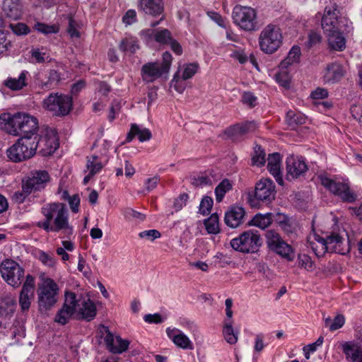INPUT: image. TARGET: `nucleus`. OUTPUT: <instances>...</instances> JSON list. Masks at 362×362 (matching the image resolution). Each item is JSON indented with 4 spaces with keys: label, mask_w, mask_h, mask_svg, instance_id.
I'll return each mask as SVG.
<instances>
[{
    "label": "nucleus",
    "mask_w": 362,
    "mask_h": 362,
    "mask_svg": "<svg viewBox=\"0 0 362 362\" xmlns=\"http://www.w3.org/2000/svg\"><path fill=\"white\" fill-rule=\"evenodd\" d=\"M260 50L267 54L276 52L283 44V35L281 28L269 23L263 28L258 37Z\"/></svg>",
    "instance_id": "nucleus-4"
},
{
    "label": "nucleus",
    "mask_w": 362,
    "mask_h": 362,
    "mask_svg": "<svg viewBox=\"0 0 362 362\" xmlns=\"http://www.w3.org/2000/svg\"><path fill=\"white\" fill-rule=\"evenodd\" d=\"M265 237L267 244L270 250L283 240L279 234L274 230H267Z\"/></svg>",
    "instance_id": "nucleus-47"
},
{
    "label": "nucleus",
    "mask_w": 362,
    "mask_h": 362,
    "mask_svg": "<svg viewBox=\"0 0 362 362\" xmlns=\"http://www.w3.org/2000/svg\"><path fill=\"white\" fill-rule=\"evenodd\" d=\"M281 157L279 153L269 154L268 156L267 168L269 173L274 176L276 181L281 185L284 180L281 174Z\"/></svg>",
    "instance_id": "nucleus-29"
},
{
    "label": "nucleus",
    "mask_w": 362,
    "mask_h": 362,
    "mask_svg": "<svg viewBox=\"0 0 362 362\" xmlns=\"http://www.w3.org/2000/svg\"><path fill=\"white\" fill-rule=\"evenodd\" d=\"M40 213L45 219L38 221L36 226L47 233H62L66 236L73 234V226L69 223V212L66 205L61 202L44 204Z\"/></svg>",
    "instance_id": "nucleus-1"
},
{
    "label": "nucleus",
    "mask_w": 362,
    "mask_h": 362,
    "mask_svg": "<svg viewBox=\"0 0 362 362\" xmlns=\"http://www.w3.org/2000/svg\"><path fill=\"white\" fill-rule=\"evenodd\" d=\"M230 245L231 247L242 253H255L262 245L259 233L255 230H249L233 238Z\"/></svg>",
    "instance_id": "nucleus-7"
},
{
    "label": "nucleus",
    "mask_w": 362,
    "mask_h": 362,
    "mask_svg": "<svg viewBox=\"0 0 362 362\" xmlns=\"http://www.w3.org/2000/svg\"><path fill=\"white\" fill-rule=\"evenodd\" d=\"M257 128V125L253 122H248L243 124H238L233 125V129L240 131V133L244 136L245 134L254 132Z\"/></svg>",
    "instance_id": "nucleus-51"
},
{
    "label": "nucleus",
    "mask_w": 362,
    "mask_h": 362,
    "mask_svg": "<svg viewBox=\"0 0 362 362\" xmlns=\"http://www.w3.org/2000/svg\"><path fill=\"white\" fill-rule=\"evenodd\" d=\"M300 55V48L298 46H293L287 57L281 62L279 68L286 69L289 66L298 63Z\"/></svg>",
    "instance_id": "nucleus-35"
},
{
    "label": "nucleus",
    "mask_w": 362,
    "mask_h": 362,
    "mask_svg": "<svg viewBox=\"0 0 362 362\" xmlns=\"http://www.w3.org/2000/svg\"><path fill=\"white\" fill-rule=\"evenodd\" d=\"M349 19L343 16L337 4L330 1L324 10L322 17V28L325 33L349 31Z\"/></svg>",
    "instance_id": "nucleus-3"
},
{
    "label": "nucleus",
    "mask_w": 362,
    "mask_h": 362,
    "mask_svg": "<svg viewBox=\"0 0 362 362\" xmlns=\"http://www.w3.org/2000/svg\"><path fill=\"white\" fill-rule=\"evenodd\" d=\"M284 69L276 74V79L281 86L287 87L289 85L290 78L288 73Z\"/></svg>",
    "instance_id": "nucleus-62"
},
{
    "label": "nucleus",
    "mask_w": 362,
    "mask_h": 362,
    "mask_svg": "<svg viewBox=\"0 0 362 362\" xmlns=\"http://www.w3.org/2000/svg\"><path fill=\"white\" fill-rule=\"evenodd\" d=\"M67 32L71 38H78L80 37V33L77 29L76 23L72 17H69V26Z\"/></svg>",
    "instance_id": "nucleus-58"
},
{
    "label": "nucleus",
    "mask_w": 362,
    "mask_h": 362,
    "mask_svg": "<svg viewBox=\"0 0 362 362\" xmlns=\"http://www.w3.org/2000/svg\"><path fill=\"white\" fill-rule=\"evenodd\" d=\"M265 346L264 343V335L259 333L255 335L254 351L255 352H261Z\"/></svg>",
    "instance_id": "nucleus-64"
},
{
    "label": "nucleus",
    "mask_w": 362,
    "mask_h": 362,
    "mask_svg": "<svg viewBox=\"0 0 362 362\" xmlns=\"http://www.w3.org/2000/svg\"><path fill=\"white\" fill-rule=\"evenodd\" d=\"M60 80V74L54 69H49L45 76L42 71L35 74V83L42 90L52 89Z\"/></svg>",
    "instance_id": "nucleus-21"
},
{
    "label": "nucleus",
    "mask_w": 362,
    "mask_h": 362,
    "mask_svg": "<svg viewBox=\"0 0 362 362\" xmlns=\"http://www.w3.org/2000/svg\"><path fill=\"white\" fill-rule=\"evenodd\" d=\"M34 28L38 32L45 34L57 33L59 32V27L56 25H47L42 23H36Z\"/></svg>",
    "instance_id": "nucleus-48"
},
{
    "label": "nucleus",
    "mask_w": 362,
    "mask_h": 362,
    "mask_svg": "<svg viewBox=\"0 0 362 362\" xmlns=\"http://www.w3.org/2000/svg\"><path fill=\"white\" fill-rule=\"evenodd\" d=\"M298 266L306 269L308 272H313L315 269L314 262L311 257L305 254H300L298 256Z\"/></svg>",
    "instance_id": "nucleus-46"
},
{
    "label": "nucleus",
    "mask_w": 362,
    "mask_h": 362,
    "mask_svg": "<svg viewBox=\"0 0 362 362\" xmlns=\"http://www.w3.org/2000/svg\"><path fill=\"white\" fill-rule=\"evenodd\" d=\"M43 107L55 116L67 115L72 108V98L69 95L51 93L43 100Z\"/></svg>",
    "instance_id": "nucleus-10"
},
{
    "label": "nucleus",
    "mask_w": 362,
    "mask_h": 362,
    "mask_svg": "<svg viewBox=\"0 0 362 362\" xmlns=\"http://www.w3.org/2000/svg\"><path fill=\"white\" fill-rule=\"evenodd\" d=\"M155 40L160 44L168 43L172 37L170 31L167 29L156 30L154 34Z\"/></svg>",
    "instance_id": "nucleus-49"
},
{
    "label": "nucleus",
    "mask_w": 362,
    "mask_h": 362,
    "mask_svg": "<svg viewBox=\"0 0 362 362\" xmlns=\"http://www.w3.org/2000/svg\"><path fill=\"white\" fill-rule=\"evenodd\" d=\"M136 21V13L134 9L128 10L122 17V22L127 25H132Z\"/></svg>",
    "instance_id": "nucleus-59"
},
{
    "label": "nucleus",
    "mask_w": 362,
    "mask_h": 362,
    "mask_svg": "<svg viewBox=\"0 0 362 362\" xmlns=\"http://www.w3.org/2000/svg\"><path fill=\"white\" fill-rule=\"evenodd\" d=\"M275 185L269 179L261 180L256 184L255 197L263 203H270L275 198Z\"/></svg>",
    "instance_id": "nucleus-19"
},
{
    "label": "nucleus",
    "mask_w": 362,
    "mask_h": 362,
    "mask_svg": "<svg viewBox=\"0 0 362 362\" xmlns=\"http://www.w3.org/2000/svg\"><path fill=\"white\" fill-rule=\"evenodd\" d=\"M271 250L288 261H292L294 258L293 250L291 246L284 240Z\"/></svg>",
    "instance_id": "nucleus-37"
},
{
    "label": "nucleus",
    "mask_w": 362,
    "mask_h": 362,
    "mask_svg": "<svg viewBox=\"0 0 362 362\" xmlns=\"http://www.w3.org/2000/svg\"><path fill=\"white\" fill-rule=\"evenodd\" d=\"M137 136L141 142L148 141L151 139V131L147 128H141L139 125L133 124L127 136V141L130 142Z\"/></svg>",
    "instance_id": "nucleus-33"
},
{
    "label": "nucleus",
    "mask_w": 362,
    "mask_h": 362,
    "mask_svg": "<svg viewBox=\"0 0 362 362\" xmlns=\"http://www.w3.org/2000/svg\"><path fill=\"white\" fill-rule=\"evenodd\" d=\"M30 53L33 62L35 63H44L48 58L47 54L42 52L40 49H33Z\"/></svg>",
    "instance_id": "nucleus-54"
},
{
    "label": "nucleus",
    "mask_w": 362,
    "mask_h": 362,
    "mask_svg": "<svg viewBox=\"0 0 362 362\" xmlns=\"http://www.w3.org/2000/svg\"><path fill=\"white\" fill-rule=\"evenodd\" d=\"M345 71L341 64L332 62L326 66L322 71V78L325 83L334 84L344 76Z\"/></svg>",
    "instance_id": "nucleus-22"
},
{
    "label": "nucleus",
    "mask_w": 362,
    "mask_h": 362,
    "mask_svg": "<svg viewBox=\"0 0 362 362\" xmlns=\"http://www.w3.org/2000/svg\"><path fill=\"white\" fill-rule=\"evenodd\" d=\"M76 308L75 315L78 320H83L87 322L93 320L97 314V309L95 303L88 298H76L74 303Z\"/></svg>",
    "instance_id": "nucleus-16"
},
{
    "label": "nucleus",
    "mask_w": 362,
    "mask_h": 362,
    "mask_svg": "<svg viewBox=\"0 0 362 362\" xmlns=\"http://www.w3.org/2000/svg\"><path fill=\"white\" fill-rule=\"evenodd\" d=\"M35 278L28 274L19 294V305L23 312L29 310L35 298Z\"/></svg>",
    "instance_id": "nucleus-17"
},
{
    "label": "nucleus",
    "mask_w": 362,
    "mask_h": 362,
    "mask_svg": "<svg viewBox=\"0 0 362 362\" xmlns=\"http://www.w3.org/2000/svg\"><path fill=\"white\" fill-rule=\"evenodd\" d=\"M256 100L257 98L251 92H245L243 94L242 102L250 107H253L256 105Z\"/></svg>",
    "instance_id": "nucleus-60"
},
{
    "label": "nucleus",
    "mask_w": 362,
    "mask_h": 362,
    "mask_svg": "<svg viewBox=\"0 0 362 362\" xmlns=\"http://www.w3.org/2000/svg\"><path fill=\"white\" fill-rule=\"evenodd\" d=\"M38 119L25 112L11 114L3 113L0 115V129L12 136H34L38 130Z\"/></svg>",
    "instance_id": "nucleus-2"
},
{
    "label": "nucleus",
    "mask_w": 362,
    "mask_h": 362,
    "mask_svg": "<svg viewBox=\"0 0 362 362\" xmlns=\"http://www.w3.org/2000/svg\"><path fill=\"white\" fill-rule=\"evenodd\" d=\"M326 238L328 252H334L342 255L349 252V241L344 232H332Z\"/></svg>",
    "instance_id": "nucleus-14"
},
{
    "label": "nucleus",
    "mask_w": 362,
    "mask_h": 362,
    "mask_svg": "<svg viewBox=\"0 0 362 362\" xmlns=\"http://www.w3.org/2000/svg\"><path fill=\"white\" fill-rule=\"evenodd\" d=\"M30 136H23L6 151L10 160L19 163L32 158L36 153V145Z\"/></svg>",
    "instance_id": "nucleus-6"
},
{
    "label": "nucleus",
    "mask_w": 362,
    "mask_h": 362,
    "mask_svg": "<svg viewBox=\"0 0 362 362\" xmlns=\"http://www.w3.org/2000/svg\"><path fill=\"white\" fill-rule=\"evenodd\" d=\"M103 168V165L98 156L93 155L86 158L87 173H90V175H95L98 173Z\"/></svg>",
    "instance_id": "nucleus-39"
},
{
    "label": "nucleus",
    "mask_w": 362,
    "mask_h": 362,
    "mask_svg": "<svg viewBox=\"0 0 362 362\" xmlns=\"http://www.w3.org/2000/svg\"><path fill=\"white\" fill-rule=\"evenodd\" d=\"M30 137L33 141H35L36 150L38 148L40 153L43 156L51 155L59 147L58 139L54 132H47L44 136H39L36 134L34 136Z\"/></svg>",
    "instance_id": "nucleus-15"
},
{
    "label": "nucleus",
    "mask_w": 362,
    "mask_h": 362,
    "mask_svg": "<svg viewBox=\"0 0 362 362\" xmlns=\"http://www.w3.org/2000/svg\"><path fill=\"white\" fill-rule=\"evenodd\" d=\"M223 334L226 341L230 344H235L238 341V332H235L232 326V321H226L223 329Z\"/></svg>",
    "instance_id": "nucleus-41"
},
{
    "label": "nucleus",
    "mask_w": 362,
    "mask_h": 362,
    "mask_svg": "<svg viewBox=\"0 0 362 362\" xmlns=\"http://www.w3.org/2000/svg\"><path fill=\"white\" fill-rule=\"evenodd\" d=\"M29 72L26 70L22 71L18 77H8L3 82L7 88L13 91L23 90L28 85Z\"/></svg>",
    "instance_id": "nucleus-27"
},
{
    "label": "nucleus",
    "mask_w": 362,
    "mask_h": 362,
    "mask_svg": "<svg viewBox=\"0 0 362 362\" xmlns=\"http://www.w3.org/2000/svg\"><path fill=\"white\" fill-rule=\"evenodd\" d=\"M232 189V184L228 179L222 180L215 189L216 199L221 202L225 194Z\"/></svg>",
    "instance_id": "nucleus-42"
},
{
    "label": "nucleus",
    "mask_w": 362,
    "mask_h": 362,
    "mask_svg": "<svg viewBox=\"0 0 362 362\" xmlns=\"http://www.w3.org/2000/svg\"><path fill=\"white\" fill-rule=\"evenodd\" d=\"M139 7L146 14L158 16L163 10L162 0H141Z\"/></svg>",
    "instance_id": "nucleus-31"
},
{
    "label": "nucleus",
    "mask_w": 362,
    "mask_h": 362,
    "mask_svg": "<svg viewBox=\"0 0 362 362\" xmlns=\"http://www.w3.org/2000/svg\"><path fill=\"white\" fill-rule=\"evenodd\" d=\"M308 246L317 257H323L328 252L327 238H323L315 233H311L307 239Z\"/></svg>",
    "instance_id": "nucleus-24"
},
{
    "label": "nucleus",
    "mask_w": 362,
    "mask_h": 362,
    "mask_svg": "<svg viewBox=\"0 0 362 362\" xmlns=\"http://www.w3.org/2000/svg\"><path fill=\"white\" fill-rule=\"evenodd\" d=\"M321 183L344 202L351 203L356 199V194L350 189L349 185L346 182L332 180L327 177H322Z\"/></svg>",
    "instance_id": "nucleus-13"
},
{
    "label": "nucleus",
    "mask_w": 362,
    "mask_h": 362,
    "mask_svg": "<svg viewBox=\"0 0 362 362\" xmlns=\"http://www.w3.org/2000/svg\"><path fill=\"white\" fill-rule=\"evenodd\" d=\"M245 214V211L243 207L233 206L225 214V223L230 228H237L243 222Z\"/></svg>",
    "instance_id": "nucleus-28"
},
{
    "label": "nucleus",
    "mask_w": 362,
    "mask_h": 362,
    "mask_svg": "<svg viewBox=\"0 0 362 362\" xmlns=\"http://www.w3.org/2000/svg\"><path fill=\"white\" fill-rule=\"evenodd\" d=\"M119 47L122 52L129 51L132 53H134L139 49V45L136 38L126 37L121 41Z\"/></svg>",
    "instance_id": "nucleus-43"
},
{
    "label": "nucleus",
    "mask_w": 362,
    "mask_h": 362,
    "mask_svg": "<svg viewBox=\"0 0 362 362\" xmlns=\"http://www.w3.org/2000/svg\"><path fill=\"white\" fill-rule=\"evenodd\" d=\"M213 206V199L209 197H204L199 205V211L203 215L210 213Z\"/></svg>",
    "instance_id": "nucleus-53"
},
{
    "label": "nucleus",
    "mask_w": 362,
    "mask_h": 362,
    "mask_svg": "<svg viewBox=\"0 0 362 362\" xmlns=\"http://www.w3.org/2000/svg\"><path fill=\"white\" fill-rule=\"evenodd\" d=\"M16 301L13 296L9 294L0 299V315L8 317L13 314L16 310Z\"/></svg>",
    "instance_id": "nucleus-34"
},
{
    "label": "nucleus",
    "mask_w": 362,
    "mask_h": 362,
    "mask_svg": "<svg viewBox=\"0 0 362 362\" xmlns=\"http://www.w3.org/2000/svg\"><path fill=\"white\" fill-rule=\"evenodd\" d=\"M2 279L11 286L18 288L23 280L25 270L16 261L6 259L0 265Z\"/></svg>",
    "instance_id": "nucleus-11"
},
{
    "label": "nucleus",
    "mask_w": 362,
    "mask_h": 362,
    "mask_svg": "<svg viewBox=\"0 0 362 362\" xmlns=\"http://www.w3.org/2000/svg\"><path fill=\"white\" fill-rule=\"evenodd\" d=\"M204 225L209 233L217 234L220 232L218 216L216 214H213L205 220Z\"/></svg>",
    "instance_id": "nucleus-44"
},
{
    "label": "nucleus",
    "mask_w": 362,
    "mask_h": 362,
    "mask_svg": "<svg viewBox=\"0 0 362 362\" xmlns=\"http://www.w3.org/2000/svg\"><path fill=\"white\" fill-rule=\"evenodd\" d=\"M198 68L199 65L197 63L187 64L180 78L184 81L191 78L197 73Z\"/></svg>",
    "instance_id": "nucleus-50"
},
{
    "label": "nucleus",
    "mask_w": 362,
    "mask_h": 362,
    "mask_svg": "<svg viewBox=\"0 0 362 362\" xmlns=\"http://www.w3.org/2000/svg\"><path fill=\"white\" fill-rule=\"evenodd\" d=\"M141 238H145L148 240L153 241L154 240L160 237V233L158 230L155 229L144 230L139 233Z\"/></svg>",
    "instance_id": "nucleus-56"
},
{
    "label": "nucleus",
    "mask_w": 362,
    "mask_h": 362,
    "mask_svg": "<svg viewBox=\"0 0 362 362\" xmlns=\"http://www.w3.org/2000/svg\"><path fill=\"white\" fill-rule=\"evenodd\" d=\"M307 117L301 112H297L293 110L287 112L286 115V121L289 127L295 128L296 126L305 124Z\"/></svg>",
    "instance_id": "nucleus-38"
},
{
    "label": "nucleus",
    "mask_w": 362,
    "mask_h": 362,
    "mask_svg": "<svg viewBox=\"0 0 362 362\" xmlns=\"http://www.w3.org/2000/svg\"><path fill=\"white\" fill-rule=\"evenodd\" d=\"M76 302V294L72 292H66L65 294V301L62 308L57 312L55 315V322L66 325L73 315L75 314L76 308L74 303Z\"/></svg>",
    "instance_id": "nucleus-18"
},
{
    "label": "nucleus",
    "mask_w": 362,
    "mask_h": 362,
    "mask_svg": "<svg viewBox=\"0 0 362 362\" xmlns=\"http://www.w3.org/2000/svg\"><path fill=\"white\" fill-rule=\"evenodd\" d=\"M166 334L169 339L178 347L183 349H193L194 346L192 342L181 330L175 327H168L166 329Z\"/></svg>",
    "instance_id": "nucleus-25"
},
{
    "label": "nucleus",
    "mask_w": 362,
    "mask_h": 362,
    "mask_svg": "<svg viewBox=\"0 0 362 362\" xmlns=\"http://www.w3.org/2000/svg\"><path fill=\"white\" fill-rule=\"evenodd\" d=\"M265 156L266 153L261 146L255 145L254 147V153L252 156V165L258 167L264 165L266 162Z\"/></svg>",
    "instance_id": "nucleus-45"
},
{
    "label": "nucleus",
    "mask_w": 362,
    "mask_h": 362,
    "mask_svg": "<svg viewBox=\"0 0 362 362\" xmlns=\"http://www.w3.org/2000/svg\"><path fill=\"white\" fill-rule=\"evenodd\" d=\"M286 163L288 179H296L308 170L307 165L302 158L289 156Z\"/></svg>",
    "instance_id": "nucleus-20"
},
{
    "label": "nucleus",
    "mask_w": 362,
    "mask_h": 362,
    "mask_svg": "<svg viewBox=\"0 0 362 362\" xmlns=\"http://www.w3.org/2000/svg\"><path fill=\"white\" fill-rule=\"evenodd\" d=\"M332 32L330 33H325L327 37L329 47L335 51H342L346 47V40L342 33Z\"/></svg>",
    "instance_id": "nucleus-32"
},
{
    "label": "nucleus",
    "mask_w": 362,
    "mask_h": 362,
    "mask_svg": "<svg viewBox=\"0 0 362 362\" xmlns=\"http://www.w3.org/2000/svg\"><path fill=\"white\" fill-rule=\"evenodd\" d=\"M272 223V214H257L248 223L249 226H256L261 229H265Z\"/></svg>",
    "instance_id": "nucleus-36"
},
{
    "label": "nucleus",
    "mask_w": 362,
    "mask_h": 362,
    "mask_svg": "<svg viewBox=\"0 0 362 362\" xmlns=\"http://www.w3.org/2000/svg\"><path fill=\"white\" fill-rule=\"evenodd\" d=\"M325 326L327 327L331 332L335 331L341 327L345 323L344 316L342 315H337L334 319L330 317H324Z\"/></svg>",
    "instance_id": "nucleus-40"
},
{
    "label": "nucleus",
    "mask_w": 362,
    "mask_h": 362,
    "mask_svg": "<svg viewBox=\"0 0 362 362\" xmlns=\"http://www.w3.org/2000/svg\"><path fill=\"white\" fill-rule=\"evenodd\" d=\"M180 78L179 72L177 71L173 76V78L171 81V86L173 87L176 91L182 93L185 89V86L180 81Z\"/></svg>",
    "instance_id": "nucleus-57"
},
{
    "label": "nucleus",
    "mask_w": 362,
    "mask_h": 362,
    "mask_svg": "<svg viewBox=\"0 0 362 362\" xmlns=\"http://www.w3.org/2000/svg\"><path fill=\"white\" fill-rule=\"evenodd\" d=\"M162 62H148L143 65L141 76L144 81L151 83L160 78L164 74H168L172 62V55L168 52L163 54Z\"/></svg>",
    "instance_id": "nucleus-8"
},
{
    "label": "nucleus",
    "mask_w": 362,
    "mask_h": 362,
    "mask_svg": "<svg viewBox=\"0 0 362 362\" xmlns=\"http://www.w3.org/2000/svg\"><path fill=\"white\" fill-rule=\"evenodd\" d=\"M192 184L197 187H203L205 185H211V180L209 177L205 175H198L193 177Z\"/></svg>",
    "instance_id": "nucleus-63"
},
{
    "label": "nucleus",
    "mask_w": 362,
    "mask_h": 362,
    "mask_svg": "<svg viewBox=\"0 0 362 362\" xmlns=\"http://www.w3.org/2000/svg\"><path fill=\"white\" fill-rule=\"evenodd\" d=\"M144 320L149 324H159L164 321V318L159 313L145 315Z\"/></svg>",
    "instance_id": "nucleus-61"
},
{
    "label": "nucleus",
    "mask_w": 362,
    "mask_h": 362,
    "mask_svg": "<svg viewBox=\"0 0 362 362\" xmlns=\"http://www.w3.org/2000/svg\"><path fill=\"white\" fill-rule=\"evenodd\" d=\"M59 288L51 278L43 279L38 284L37 291L38 305L40 309H51L59 298Z\"/></svg>",
    "instance_id": "nucleus-5"
},
{
    "label": "nucleus",
    "mask_w": 362,
    "mask_h": 362,
    "mask_svg": "<svg viewBox=\"0 0 362 362\" xmlns=\"http://www.w3.org/2000/svg\"><path fill=\"white\" fill-rule=\"evenodd\" d=\"M9 27L16 35H24L30 32L29 27L23 23H11Z\"/></svg>",
    "instance_id": "nucleus-52"
},
{
    "label": "nucleus",
    "mask_w": 362,
    "mask_h": 362,
    "mask_svg": "<svg viewBox=\"0 0 362 362\" xmlns=\"http://www.w3.org/2000/svg\"><path fill=\"white\" fill-rule=\"evenodd\" d=\"M11 46V42L8 40L6 34L0 30V55L8 51Z\"/></svg>",
    "instance_id": "nucleus-55"
},
{
    "label": "nucleus",
    "mask_w": 362,
    "mask_h": 362,
    "mask_svg": "<svg viewBox=\"0 0 362 362\" xmlns=\"http://www.w3.org/2000/svg\"><path fill=\"white\" fill-rule=\"evenodd\" d=\"M50 180L47 170H33L23 179L21 187L26 193H35L45 189Z\"/></svg>",
    "instance_id": "nucleus-12"
},
{
    "label": "nucleus",
    "mask_w": 362,
    "mask_h": 362,
    "mask_svg": "<svg viewBox=\"0 0 362 362\" xmlns=\"http://www.w3.org/2000/svg\"><path fill=\"white\" fill-rule=\"evenodd\" d=\"M107 349L113 354H119L126 351L129 346V341L123 339L119 336H114L108 329L104 338Z\"/></svg>",
    "instance_id": "nucleus-23"
},
{
    "label": "nucleus",
    "mask_w": 362,
    "mask_h": 362,
    "mask_svg": "<svg viewBox=\"0 0 362 362\" xmlns=\"http://www.w3.org/2000/svg\"><path fill=\"white\" fill-rule=\"evenodd\" d=\"M234 23L242 30L255 31L257 30V12L252 7L237 5L233 11Z\"/></svg>",
    "instance_id": "nucleus-9"
},
{
    "label": "nucleus",
    "mask_w": 362,
    "mask_h": 362,
    "mask_svg": "<svg viewBox=\"0 0 362 362\" xmlns=\"http://www.w3.org/2000/svg\"><path fill=\"white\" fill-rule=\"evenodd\" d=\"M343 353L350 362H362V348L355 341H345L341 344Z\"/></svg>",
    "instance_id": "nucleus-26"
},
{
    "label": "nucleus",
    "mask_w": 362,
    "mask_h": 362,
    "mask_svg": "<svg viewBox=\"0 0 362 362\" xmlns=\"http://www.w3.org/2000/svg\"><path fill=\"white\" fill-rule=\"evenodd\" d=\"M3 11L6 17L12 19H19L22 15L23 6L20 0H4Z\"/></svg>",
    "instance_id": "nucleus-30"
}]
</instances>
